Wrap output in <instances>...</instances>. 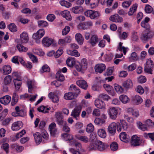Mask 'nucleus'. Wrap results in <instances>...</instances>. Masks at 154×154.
I'll return each instance as SVG.
<instances>
[{
  "label": "nucleus",
  "instance_id": "obj_1",
  "mask_svg": "<svg viewBox=\"0 0 154 154\" xmlns=\"http://www.w3.org/2000/svg\"><path fill=\"white\" fill-rule=\"evenodd\" d=\"M85 16L91 19H97L100 16V12L97 11L93 10H89L86 11L84 13Z\"/></svg>",
  "mask_w": 154,
  "mask_h": 154
},
{
  "label": "nucleus",
  "instance_id": "obj_2",
  "mask_svg": "<svg viewBox=\"0 0 154 154\" xmlns=\"http://www.w3.org/2000/svg\"><path fill=\"white\" fill-rule=\"evenodd\" d=\"M154 66V64L153 61L151 59H148L146 60V61L145 65L144 71L150 74H152L153 68Z\"/></svg>",
  "mask_w": 154,
  "mask_h": 154
},
{
  "label": "nucleus",
  "instance_id": "obj_3",
  "mask_svg": "<svg viewBox=\"0 0 154 154\" xmlns=\"http://www.w3.org/2000/svg\"><path fill=\"white\" fill-rule=\"evenodd\" d=\"M108 112L110 118L112 119L115 120L118 116V109L115 107H110L108 109Z\"/></svg>",
  "mask_w": 154,
  "mask_h": 154
},
{
  "label": "nucleus",
  "instance_id": "obj_4",
  "mask_svg": "<svg viewBox=\"0 0 154 154\" xmlns=\"http://www.w3.org/2000/svg\"><path fill=\"white\" fill-rule=\"evenodd\" d=\"M142 143V140L140 137L136 135H133L131 138V144L132 146H137L140 145Z\"/></svg>",
  "mask_w": 154,
  "mask_h": 154
},
{
  "label": "nucleus",
  "instance_id": "obj_5",
  "mask_svg": "<svg viewBox=\"0 0 154 154\" xmlns=\"http://www.w3.org/2000/svg\"><path fill=\"white\" fill-rule=\"evenodd\" d=\"M82 109V107L80 105L76 106L74 109L72 111L71 116L76 119H78Z\"/></svg>",
  "mask_w": 154,
  "mask_h": 154
},
{
  "label": "nucleus",
  "instance_id": "obj_6",
  "mask_svg": "<svg viewBox=\"0 0 154 154\" xmlns=\"http://www.w3.org/2000/svg\"><path fill=\"white\" fill-rule=\"evenodd\" d=\"M109 20L113 22L119 23H121L123 21L122 17L117 14H115L111 15L109 17Z\"/></svg>",
  "mask_w": 154,
  "mask_h": 154
},
{
  "label": "nucleus",
  "instance_id": "obj_7",
  "mask_svg": "<svg viewBox=\"0 0 154 154\" xmlns=\"http://www.w3.org/2000/svg\"><path fill=\"white\" fill-rule=\"evenodd\" d=\"M45 30L44 29H40L32 35V38L35 40H39L45 35Z\"/></svg>",
  "mask_w": 154,
  "mask_h": 154
},
{
  "label": "nucleus",
  "instance_id": "obj_8",
  "mask_svg": "<svg viewBox=\"0 0 154 154\" xmlns=\"http://www.w3.org/2000/svg\"><path fill=\"white\" fill-rule=\"evenodd\" d=\"M20 41L22 44H26L29 41V35L27 32H23L20 35Z\"/></svg>",
  "mask_w": 154,
  "mask_h": 154
},
{
  "label": "nucleus",
  "instance_id": "obj_9",
  "mask_svg": "<svg viewBox=\"0 0 154 154\" xmlns=\"http://www.w3.org/2000/svg\"><path fill=\"white\" fill-rule=\"evenodd\" d=\"M23 127V124L21 121H17L13 123L11 126V130L13 131H17Z\"/></svg>",
  "mask_w": 154,
  "mask_h": 154
},
{
  "label": "nucleus",
  "instance_id": "obj_10",
  "mask_svg": "<svg viewBox=\"0 0 154 154\" xmlns=\"http://www.w3.org/2000/svg\"><path fill=\"white\" fill-rule=\"evenodd\" d=\"M55 116L59 125H63V122H65L63 119V117L62 112L58 111L56 112Z\"/></svg>",
  "mask_w": 154,
  "mask_h": 154
},
{
  "label": "nucleus",
  "instance_id": "obj_11",
  "mask_svg": "<svg viewBox=\"0 0 154 154\" xmlns=\"http://www.w3.org/2000/svg\"><path fill=\"white\" fill-rule=\"evenodd\" d=\"M116 124L114 122L111 123L108 126V132L111 136H113L116 133Z\"/></svg>",
  "mask_w": 154,
  "mask_h": 154
},
{
  "label": "nucleus",
  "instance_id": "obj_12",
  "mask_svg": "<svg viewBox=\"0 0 154 154\" xmlns=\"http://www.w3.org/2000/svg\"><path fill=\"white\" fill-rule=\"evenodd\" d=\"M53 42V39L47 37H44L42 41L43 45L45 47H49Z\"/></svg>",
  "mask_w": 154,
  "mask_h": 154
},
{
  "label": "nucleus",
  "instance_id": "obj_13",
  "mask_svg": "<svg viewBox=\"0 0 154 154\" xmlns=\"http://www.w3.org/2000/svg\"><path fill=\"white\" fill-rule=\"evenodd\" d=\"M106 68V65L103 63L97 64L94 67L96 72L100 73H102L103 71H104Z\"/></svg>",
  "mask_w": 154,
  "mask_h": 154
},
{
  "label": "nucleus",
  "instance_id": "obj_14",
  "mask_svg": "<svg viewBox=\"0 0 154 154\" xmlns=\"http://www.w3.org/2000/svg\"><path fill=\"white\" fill-rule=\"evenodd\" d=\"M109 145L106 143H103L98 140L97 150L100 151H102L106 149L109 146Z\"/></svg>",
  "mask_w": 154,
  "mask_h": 154
},
{
  "label": "nucleus",
  "instance_id": "obj_15",
  "mask_svg": "<svg viewBox=\"0 0 154 154\" xmlns=\"http://www.w3.org/2000/svg\"><path fill=\"white\" fill-rule=\"evenodd\" d=\"M99 41L97 35H92L89 41V43L92 47L94 46Z\"/></svg>",
  "mask_w": 154,
  "mask_h": 154
},
{
  "label": "nucleus",
  "instance_id": "obj_16",
  "mask_svg": "<svg viewBox=\"0 0 154 154\" xmlns=\"http://www.w3.org/2000/svg\"><path fill=\"white\" fill-rule=\"evenodd\" d=\"M98 142V140H92L88 146L89 150H97Z\"/></svg>",
  "mask_w": 154,
  "mask_h": 154
},
{
  "label": "nucleus",
  "instance_id": "obj_17",
  "mask_svg": "<svg viewBox=\"0 0 154 154\" xmlns=\"http://www.w3.org/2000/svg\"><path fill=\"white\" fill-rule=\"evenodd\" d=\"M76 63L75 59L74 57H68L66 60V63L67 65L70 67H73V66H75Z\"/></svg>",
  "mask_w": 154,
  "mask_h": 154
},
{
  "label": "nucleus",
  "instance_id": "obj_18",
  "mask_svg": "<svg viewBox=\"0 0 154 154\" xmlns=\"http://www.w3.org/2000/svg\"><path fill=\"white\" fill-rule=\"evenodd\" d=\"M95 105L97 108L104 109L105 108V104L104 102L99 99H97L95 101Z\"/></svg>",
  "mask_w": 154,
  "mask_h": 154
},
{
  "label": "nucleus",
  "instance_id": "obj_19",
  "mask_svg": "<svg viewBox=\"0 0 154 154\" xmlns=\"http://www.w3.org/2000/svg\"><path fill=\"white\" fill-rule=\"evenodd\" d=\"M60 15L66 20H70L72 19V17L69 11L67 10H64L60 11Z\"/></svg>",
  "mask_w": 154,
  "mask_h": 154
},
{
  "label": "nucleus",
  "instance_id": "obj_20",
  "mask_svg": "<svg viewBox=\"0 0 154 154\" xmlns=\"http://www.w3.org/2000/svg\"><path fill=\"white\" fill-rule=\"evenodd\" d=\"M11 100V97L10 96L6 95L0 98V102L2 104L6 105L9 103Z\"/></svg>",
  "mask_w": 154,
  "mask_h": 154
},
{
  "label": "nucleus",
  "instance_id": "obj_21",
  "mask_svg": "<svg viewBox=\"0 0 154 154\" xmlns=\"http://www.w3.org/2000/svg\"><path fill=\"white\" fill-rule=\"evenodd\" d=\"M27 85L28 88L29 92L31 93L33 88H35L36 83L34 80H28L27 82Z\"/></svg>",
  "mask_w": 154,
  "mask_h": 154
},
{
  "label": "nucleus",
  "instance_id": "obj_22",
  "mask_svg": "<svg viewBox=\"0 0 154 154\" xmlns=\"http://www.w3.org/2000/svg\"><path fill=\"white\" fill-rule=\"evenodd\" d=\"M119 137L120 140L124 142H128L130 140V137L125 132L121 133L120 134Z\"/></svg>",
  "mask_w": 154,
  "mask_h": 154
},
{
  "label": "nucleus",
  "instance_id": "obj_23",
  "mask_svg": "<svg viewBox=\"0 0 154 154\" xmlns=\"http://www.w3.org/2000/svg\"><path fill=\"white\" fill-rule=\"evenodd\" d=\"M76 41L80 45H82L84 42V38L82 35L80 33H77L75 35Z\"/></svg>",
  "mask_w": 154,
  "mask_h": 154
},
{
  "label": "nucleus",
  "instance_id": "obj_24",
  "mask_svg": "<svg viewBox=\"0 0 154 154\" xmlns=\"http://www.w3.org/2000/svg\"><path fill=\"white\" fill-rule=\"evenodd\" d=\"M138 4L137 3L133 4L129 8V11L128 13V15L129 16H132L135 13L137 9Z\"/></svg>",
  "mask_w": 154,
  "mask_h": 154
},
{
  "label": "nucleus",
  "instance_id": "obj_25",
  "mask_svg": "<svg viewBox=\"0 0 154 154\" xmlns=\"http://www.w3.org/2000/svg\"><path fill=\"white\" fill-rule=\"evenodd\" d=\"M48 97L54 103H57L59 101V98L58 96L54 93H50L48 95Z\"/></svg>",
  "mask_w": 154,
  "mask_h": 154
},
{
  "label": "nucleus",
  "instance_id": "obj_26",
  "mask_svg": "<svg viewBox=\"0 0 154 154\" xmlns=\"http://www.w3.org/2000/svg\"><path fill=\"white\" fill-rule=\"evenodd\" d=\"M132 100L133 103L136 105L139 104L143 101V100L141 97L138 95H136L133 97Z\"/></svg>",
  "mask_w": 154,
  "mask_h": 154
},
{
  "label": "nucleus",
  "instance_id": "obj_27",
  "mask_svg": "<svg viewBox=\"0 0 154 154\" xmlns=\"http://www.w3.org/2000/svg\"><path fill=\"white\" fill-rule=\"evenodd\" d=\"M16 47L18 51L20 53L26 52L28 50V48L20 43L17 44V45Z\"/></svg>",
  "mask_w": 154,
  "mask_h": 154
},
{
  "label": "nucleus",
  "instance_id": "obj_28",
  "mask_svg": "<svg viewBox=\"0 0 154 154\" xmlns=\"http://www.w3.org/2000/svg\"><path fill=\"white\" fill-rule=\"evenodd\" d=\"M77 85L82 88L86 90L88 85L86 82L84 80H79L76 82Z\"/></svg>",
  "mask_w": 154,
  "mask_h": 154
},
{
  "label": "nucleus",
  "instance_id": "obj_29",
  "mask_svg": "<svg viewBox=\"0 0 154 154\" xmlns=\"http://www.w3.org/2000/svg\"><path fill=\"white\" fill-rule=\"evenodd\" d=\"M150 19L149 18L146 17L144 20L142 21L141 23V26L146 29H148L149 28V25L148 22L149 21Z\"/></svg>",
  "mask_w": 154,
  "mask_h": 154
},
{
  "label": "nucleus",
  "instance_id": "obj_30",
  "mask_svg": "<svg viewBox=\"0 0 154 154\" xmlns=\"http://www.w3.org/2000/svg\"><path fill=\"white\" fill-rule=\"evenodd\" d=\"M77 139L84 143H87L89 142L88 137L85 135H77L75 136Z\"/></svg>",
  "mask_w": 154,
  "mask_h": 154
},
{
  "label": "nucleus",
  "instance_id": "obj_31",
  "mask_svg": "<svg viewBox=\"0 0 154 154\" xmlns=\"http://www.w3.org/2000/svg\"><path fill=\"white\" fill-rule=\"evenodd\" d=\"M33 136L36 143L39 144L42 142V138L40 133L36 132L33 134Z\"/></svg>",
  "mask_w": 154,
  "mask_h": 154
},
{
  "label": "nucleus",
  "instance_id": "obj_32",
  "mask_svg": "<svg viewBox=\"0 0 154 154\" xmlns=\"http://www.w3.org/2000/svg\"><path fill=\"white\" fill-rule=\"evenodd\" d=\"M122 85L126 89L130 88L133 86V83L132 81L129 79L124 81L122 83Z\"/></svg>",
  "mask_w": 154,
  "mask_h": 154
},
{
  "label": "nucleus",
  "instance_id": "obj_33",
  "mask_svg": "<svg viewBox=\"0 0 154 154\" xmlns=\"http://www.w3.org/2000/svg\"><path fill=\"white\" fill-rule=\"evenodd\" d=\"M81 66V69L82 72L85 70L87 68L88 61L86 59L83 58L82 60L80 62Z\"/></svg>",
  "mask_w": 154,
  "mask_h": 154
},
{
  "label": "nucleus",
  "instance_id": "obj_34",
  "mask_svg": "<svg viewBox=\"0 0 154 154\" xmlns=\"http://www.w3.org/2000/svg\"><path fill=\"white\" fill-rule=\"evenodd\" d=\"M56 80L51 82L52 85H55L56 87H58L61 85V82L65 80L64 78H56Z\"/></svg>",
  "mask_w": 154,
  "mask_h": 154
},
{
  "label": "nucleus",
  "instance_id": "obj_35",
  "mask_svg": "<svg viewBox=\"0 0 154 154\" xmlns=\"http://www.w3.org/2000/svg\"><path fill=\"white\" fill-rule=\"evenodd\" d=\"M3 74L4 75H7L11 72V68L9 65H5L3 67Z\"/></svg>",
  "mask_w": 154,
  "mask_h": 154
},
{
  "label": "nucleus",
  "instance_id": "obj_36",
  "mask_svg": "<svg viewBox=\"0 0 154 154\" xmlns=\"http://www.w3.org/2000/svg\"><path fill=\"white\" fill-rule=\"evenodd\" d=\"M21 80L22 79L21 78H16L14 79L13 80L14 85L15 87L17 88L18 89L20 88L22 84Z\"/></svg>",
  "mask_w": 154,
  "mask_h": 154
},
{
  "label": "nucleus",
  "instance_id": "obj_37",
  "mask_svg": "<svg viewBox=\"0 0 154 154\" xmlns=\"http://www.w3.org/2000/svg\"><path fill=\"white\" fill-rule=\"evenodd\" d=\"M69 89L71 91H74L75 94L77 96L78 95L80 92V89L73 84H72L70 86Z\"/></svg>",
  "mask_w": 154,
  "mask_h": 154
},
{
  "label": "nucleus",
  "instance_id": "obj_38",
  "mask_svg": "<svg viewBox=\"0 0 154 154\" xmlns=\"http://www.w3.org/2000/svg\"><path fill=\"white\" fill-rule=\"evenodd\" d=\"M67 53L69 55L75 57H79L80 56V54L77 50H74L73 51L70 50H67Z\"/></svg>",
  "mask_w": 154,
  "mask_h": 154
},
{
  "label": "nucleus",
  "instance_id": "obj_39",
  "mask_svg": "<svg viewBox=\"0 0 154 154\" xmlns=\"http://www.w3.org/2000/svg\"><path fill=\"white\" fill-rule=\"evenodd\" d=\"M119 99L124 104L128 103L129 101V99L126 95L122 94L121 95Z\"/></svg>",
  "mask_w": 154,
  "mask_h": 154
},
{
  "label": "nucleus",
  "instance_id": "obj_40",
  "mask_svg": "<svg viewBox=\"0 0 154 154\" xmlns=\"http://www.w3.org/2000/svg\"><path fill=\"white\" fill-rule=\"evenodd\" d=\"M59 2L62 6H64L67 8L71 7L72 5L71 3L64 0L60 1Z\"/></svg>",
  "mask_w": 154,
  "mask_h": 154
},
{
  "label": "nucleus",
  "instance_id": "obj_41",
  "mask_svg": "<svg viewBox=\"0 0 154 154\" xmlns=\"http://www.w3.org/2000/svg\"><path fill=\"white\" fill-rule=\"evenodd\" d=\"M72 11L75 14H79L83 11V9L82 7L75 6L72 8Z\"/></svg>",
  "mask_w": 154,
  "mask_h": 154
},
{
  "label": "nucleus",
  "instance_id": "obj_42",
  "mask_svg": "<svg viewBox=\"0 0 154 154\" xmlns=\"http://www.w3.org/2000/svg\"><path fill=\"white\" fill-rule=\"evenodd\" d=\"M122 43L121 42H120L117 47V50H119L120 51L123 52L124 54L125 55L127 52V48L122 46Z\"/></svg>",
  "mask_w": 154,
  "mask_h": 154
},
{
  "label": "nucleus",
  "instance_id": "obj_43",
  "mask_svg": "<svg viewBox=\"0 0 154 154\" xmlns=\"http://www.w3.org/2000/svg\"><path fill=\"white\" fill-rule=\"evenodd\" d=\"M114 88L115 91L116 92L119 94L123 93L124 89L121 86L116 84L114 85Z\"/></svg>",
  "mask_w": 154,
  "mask_h": 154
},
{
  "label": "nucleus",
  "instance_id": "obj_44",
  "mask_svg": "<svg viewBox=\"0 0 154 154\" xmlns=\"http://www.w3.org/2000/svg\"><path fill=\"white\" fill-rule=\"evenodd\" d=\"M105 122V120L99 118H96L94 120L95 124L99 126L104 123Z\"/></svg>",
  "mask_w": 154,
  "mask_h": 154
},
{
  "label": "nucleus",
  "instance_id": "obj_45",
  "mask_svg": "<svg viewBox=\"0 0 154 154\" xmlns=\"http://www.w3.org/2000/svg\"><path fill=\"white\" fill-rule=\"evenodd\" d=\"M50 68L47 64L43 65L40 70V72L41 73L49 72H50Z\"/></svg>",
  "mask_w": 154,
  "mask_h": 154
},
{
  "label": "nucleus",
  "instance_id": "obj_46",
  "mask_svg": "<svg viewBox=\"0 0 154 154\" xmlns=\"http://www.w3.org/2000/svg\"><path fill=\"white\" fill-rule=\"evenodd\" d=\"M97 134L99 136L102 138H105L106 136L105 130L102 129L98 130L97 131Z\"/></svg>",
  "mask_w": 154,
  "mask_h": 154
},
{
  "label": "nucleus",
  "instance_id": "obj_47",
  "mask_svg": "<svg viewBox=\"0 0 154 154\" xmlns=\"http://www.w3.org/2000/svg\"><path fill=\"white\" fill-rule=\"evenodd\" d=\"M74 96L72 92H69L65 94L64 98L66 100H72L74 98Z\"/></svg>",
  "mask_w": 154,
  "mask_h": 154
},
{
  "label": "nucleus",
  "instance_id": "obj_48",
  "mask_svg": "<svg viewBox=\"0 0 154 154\" xmlns=\"http://www.w3.org/2000/svg\"><path fill=\"white\" fill-rule=\"evenodd\" d=\"M149 38L148 33L146 31H144L142 34L141 39L143 42L146 41Z\"/></svg>",
  "mask_w": 154,
  "mask_h": 154
},
{
  "label": "nucleus",
  "instance_id": "obj_49",
  "mask_svg": "<svg viewBox=\"0 0 154 154\" xmlns=\"http://www.w3.org/2000/svg\"><path fill=\"white\" fill-rule=\"evenodd\" d=\"M138 128L143 131H145L147 129V127L145 125L143 124L141 122H137Z\"/></svg>",
  "mask_w": 154,
  "mask_h": 154
},
{
  "label": "nucleus",
  "instance_id": "obj_50",
  "mask_svg": "<svg viewBox=\"0 0 154 154\" xmlns=\"http://www.w3.org/2000/svg\"><path fill=\"white\" fill-rule=\"evenodd\" d=\"M10 31L12 32H15L17 30V28L15 24L14 23H11L8 26Z\"/></svg>",
  "mask_w": 154,
  "mask_h": 154
},
{
  "label": "nucleus",
  "instance_id": "obj_51",
  "mask_svg": "<svg viewBox=\"0 0 154 154\" xmlns=\"http://www.w3.org/2000/svg\"><path fill=\"white\" fill-rule=\"evenodd\" d=\"M38 26L41 27L47 26L48 25V23L44 20H39L38 22Z\"/></svg>",
  "mask_w": 154,
  "mask_h": 154
},
{
  "label": "nucleus",
  "instance_id": "obj_52",
  "mask_svg": "<svg viewBox=\"0 0 154 154\" xmlns=\"http://www.w3.org/2000/svg\"><path fill=\"white\" fill-rule=\"evenodd\" d=\"M62 136L64 140H71L73 139V137L72 135L67 133L63 134Z\"/></svg>",
  "mask_w": 154,
  "mask_h": 154
},
{
  "label": "nucleus",
  "instance_id": "obj_53",
  "mask_svg": "<svg viewBox=\"0 0 154 154\" xmlns=\"http://www.w3.org/2000/svg\"><path fill=\"white\" fill-rule=\"evenodd\" d=\"M63 50L60 48L59 49L56 51L55 52L54 57L56 58H59L60 56H61L63 53Z\"/></svg>",
  "mask_w": 154,
  "mask_h": 154
},
{
  "label": "nucleus",
  "instance_id": "obj_54",
  "mask_svg": "<svg viewBox=\"0 0 154 154\" xmlns=\"http://www.w3.org/2000/svg\"><path fill=\"white\" fill-rule=\"evenodd\" d=\"M34 53L40 56H43L44 54V52L42 51L41 49L38 48H35L33 50Z\"/></svg>",
  "mask_w": 154,
  "mask_h": 154
},
{
  "label": "nucleus",
  "instance_id": "obj_55",
  "mask_svg": "<svg viewBox=\"0 0 154 154\" xmlns=\"http://www.w3.org/2000/svg\"><path fill=\"white\" fill-rule=\"evenodd\" d=\"M21 72H20L14 71L12 73L11 76V75H8L6 76L5 77H20L21 76Z\"/></svg>",
  "mask_w": 154,
  "mask_h": 154
},
{
  "label": "nucleus",
  "instance_id": "obj_56",
  "mask_svg": "<svg viewBox=\"0 0 154 154\" xmlns=\"http://www.w3.org/2000/svg\"><path fill=\"white\" fill-rule=\"evenodd\" d=\"M94 129V125L91 123H90L87 125L86 131L88 133H91L92 132Z\"/></svg>",
  "mask_w": 154,
  "mask_h": 154
},
{
  "label": "nucleus",
  "instance_id": "obj_57",
  "mask_svg": "<svg viewBox=\"0 0 154 154\" xmlns=\"http://www.w3.org/2000/svg\"><path fill=\"white\" fill-rule=\"evenodd\" d=\"M12 147L13 148H15L16 150L18 152H21L24 149L23 146H19L16 144H13L12 146Z\"/></svg>",
  "mask_w": 154,
  "mask_h": 154
},
{
  "label": "nucleus",
  "instance_id": "obj_58",
  "mask_svg": "<svg viewBox=\"0 0 154 154\" xmlns=\"http://www.w3.org/2000/svg\"><path fill=\"white\" fill-rule=\"evenodd\" d=\"M120 123L122 129L124 130H126L128 127L127 122L124 120H120Z\"/></svg>",
  "mask_w": 154,
  "mask_h": 154
},
{
  "label": "nucleus",
  "instance_id": "obj_59",
  "mask_svg": "<svg viewBox=\"0 0 154 154\" xmlns=\"http://www.w3.org/2000/svg\"><path fill=\"white\" fill-rule=\"evenodd\" d=\"M131 4V1H126L122 3V5L124 8H128L130 6Z\"/></svg>",
  "mask_w": 154,
  "mask_h": 154
},
{
  "label": "nucleus",
  "instance_id": "obj_60",
  "mask_svg": "<svg viewBox=\"0 0 154 154\" xmlns=\"http://www.w3.org/2000/svg\"><path fill=\"white\" fill-rule=\"evenodd\" d=\"M77 29L80 30H83L86 29L85 23H79L77 26Z\"/></svg>",
  "mask_w": 154,
  "mask_h": 154
},
{
  "label": "nucleus",
  "instance_id": "obj_61",
  "mask_svg": "<svg viewBox=\"0 0 154 154\" xmlns=\"http://www.w3.org/2000/svg\"><path fill=\"white\" fill-rule=\"evenodd\" d=\"M118 144L116 142H113L110 145V148L111 150L114 151L118 149Z\"/></svg>",
  "mask_w": 154,
  "mask_h": 154
},
{
  "label": "nucleus",
  "instance_id": "obj_62",
  "mask_svg": "<svg viewBox=\"0 0 154 154\" xmlns=\"http://www.w3.org/2000/svg\"><path fill=\"white\" fill-rule=\"evenodd\" d=\"M28 54L29 58L33 63H37L38 62V59L35 56L32 54Z\"/></svg>",
  "mask_w": 154,
  "mask_h": 154
},
{
  "label": "nucleus",
  "instance_id": "obj_63",
  "mask_svg": "<svg viewBox=\"0 0 154 154\" xmlns=\"http://www.w3.org/2000/svg\"><path fill=\"white\" fill-rule=\"evenodd\" d=\"M153 11L152 8L149 5H146L145 7V12L148 14L150 13Z\"/></svg>",
  "mask_w": 154,
  "mask_h": 154
},
{
  "label": "nucleus",
  "instance_id": "obj_64",
  "mask_svg": "<svg viewBox=\"0 0 154 154\" xmlns=\"http://www.w3.org/2000/svg\"><path fill=\"white\" fill-rule=\"evenodd\" d=\"M46 18L48 21L52 22L55 19L56 17L54 14H50L47 16Z\"/></svg>",
  "mask_w": 154,
  "mask_h": 154
}]
</instances>
